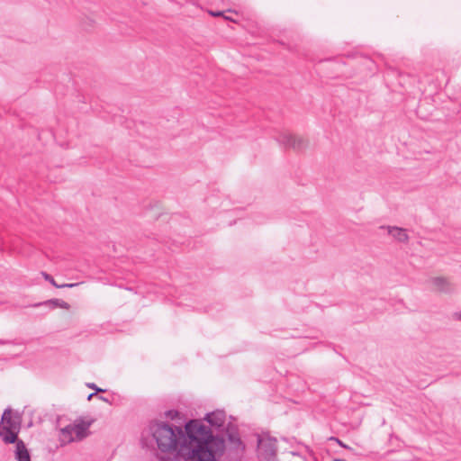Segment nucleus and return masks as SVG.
Segmentation results:
<instances>
[{
  "mask_svg": "<svg viewBox=\"0 0 461 461\" xmlns=\"http://www.w3.org/2000/svg\"><path fill=\"white\" fill-rule=\"evenodd\" d=\"M149 430L158 449L176 452V461H215L225 447L224 440L197 420L187 422L185 431L164 422L152 424Z\"/></svg>",
  "mask_w": 461,
  "mask_h": 461,
  "instance_id": "obj_1",
  "label": "nucleus"
},
{
  "mask_svg": "<svg viewBox=\"0 0 461 461\" xmlns=\"http://www.w3.org/2000/svg\"><path fill=\"white\" fill-rule=\"evenodd\" d=\"M20 417L11 410H5L0 423V437L6 443H14L17 439L20 429Z\"/></svg>",
  "mask_w": 461,
  "mask_h": 461,
  "instance_id": "obj_2",
  "label": "nucleus"
},
{
  "mask_svg": "<svg viewBox=\"0 0 461 461\" xmlns=\"http://www.w3.org/2000/svg\"><path fill=\"white\" fill-rule=\"evenodd\" d=\"M90 423L76 420L59 430V438L62 445L82 440L88 435Z\"/></svg>",
  "mask_w": 461,
  "mask_h": 461,
  "instance_id": "obj_3",
  "label": "nucleus"
},
{
  "mask_svg": "<svg viewBox=\"0 0 461 461\" xmlns=\"http://www.w3.org/2000/svg\"><path fill=\"white\" fill-rule=\"evenodd\" d=\"M258 456L259 461H276V439L268 434L258 435Z\"/></svg>",
  "mask_w": 461,
  "mask_h": 461,
  "instance_id": "obj_4",
  "label": "nucleus"
},
{
  "mask_svg": "<svg viewBox=\"0 0 461 461\" xmlns=\"http://www.w3.org/2000/svg\"><path fill=\"white\" fill-rule=\"evenodd\" d=\"M276 140L285 148L293 149L294 150H303L308 147V141L302 136L284 131L278 134Z\"/></svg>",
  "mask_w": 461,
  "mask_h": 461,
  "instance_id": "obj_5",
  "label": "nucleus"
},
{
  "mask_svg": "<svg viewBox=\"0 0 461 461\" xmlns=\"http://www.w3.org/2000/svg\"><path fill=\"white\" fill-rule=\"evenodd\" d=\"M430 289L438 294H452L456 291L454 282L447 276H433L429 280Z\"/></svg>",
  "mask_w": 461,
  "mask_h": 461,
  "instance_id": "obj_6",
  "label": "nucleus"
},
{
  "mask_svg": "<svg viewBox=\"0 0 461 461\" xmlns=\"http://www.w3.org/2000/svg\"><path fill=\"white\" fill-rule=\"evenodd\" d=\"M380 229L385 230L387 233L397 242L407 243L409 235L406 229L397 226H381Z\"/></svg>",
  "mask_w": 461,
  "mask_h": 461,
  "instance_id": "obj_7",
  "label": "nucleus"
},
{
  "mask_svg": "<svg viewBox=\"0 0 461 461\" xmlns=\"http://www.w3.org/2000/svg\"><path fill=\"white\" fill-rule=\"evenodd\" d=\"M207 422L218 429L224 426L226 420V414L223 411H215L208 413L205 417Z\"/></svg>",
  "mask_w": 461,
  "mask_h": 461,
  "instance_id": "obj_8",
  "label": "nucleus"
},
{
  "mask_svg": "<svg viewBox=\"0 0 461 461\" xmlns=\"http://www.w3.org/2000/svg\"><path fill=\"white\" fill-rule=\"evenodd\" d=\"M41 305L48 306L50 309L62 308L65 310H68L70 308V305L67 302L60 300V299H50L44 303H40L34 304L35 307L41 306Z\"/></svg>",
  "mask_w": 461,
  "mask_h": 461,
  "instance_id": "obj_9",
  "label": "nucleus"
},
{
  "mask_svg": "<svg viewBox=\"0 0 461 461\" xmlns=\"http://www.w3.org/2000/svg\"><path fill=\"white\" fill-rule=\"evenodd\" d=\"M16 459L18 461H31L29 452L23 441L16 442Z\"/></svg>",
  "mask_w": 461,
  "mask_h": 461,
  "instance_id": "obj_10",
  "label": "nucleus"
},
{
  "mask_svg": "<svg viewBox=\"0 0 461 461\" xmlns=\"http://www.w3.org/2000/svg\"><path fill=\"white\" fill-rule=\"evenodd\" d=\"M42 276L44 277V279L46 281L50 282L53 286H55L57 288H72V287L77 286L79 285L78 283L59 285L56 283V281L50 275H49L45 272L42 273Z\"/></svg>",
  "mask_w": 461,
  "mask_h": 461,
  "instance_id": "obj_11",
  "label": "nucleus"
},
{
  "mask_svg": "<svg viewBox=\"0 0 461 461\" xmlns=\"http://www.w3.org/2000/svg\"><path fill=\"white\" fill-rule=\"evenodd\" d=\"M229 441L232 445V447L236 450H243L244 446L240 440V438L238 437L235 433H229L228 435Z\"/></svg>",
  "mask_w": 461,
  "mask_h": 461,
  "instance_id": "obj_12",
  "label": "nucleus"
},
{
  "mask_svg": "<svg viewBox=\"0 0 461 461\" xmlns=\"http://www.w3.org/2000/svg\"><path fill=\"white\" fill-rule=\"evenodd\" d=\"M330 440H335L339 446H341L342 447H345V448H348V447L347 445H345L341 440H339V438H334V437H331L330 438Z\"/></svg>",
  "mask_w": 461,
  "mask_h": 461,
  "instance_id": "obj_13",
  "label": "nucleus"
},
{
  "mask_svg": "<svg viewBox=\"0 0 461 461\" xmlns=\"http://www.w3.org/2000/svg\"><path fill=\"white\" fill-rule=\"evenodd\" d=\"M87 386L91 389H95L97 392H104V390L97 388L95 384H87Z\"/></svg>",
  "mask_w": 461,
  "mask_h": 461,
  "instance_id": "obj_14",
  "label": "nucleus"
},
{
  "mask_svg": "<svg viewBox=\"0 0 461 461\" xmlns=\"http://www.w3.org/2000/svg\"><path fill=\"white\" fill-rule=\"evenodd\" d=\"M454 317H455L456 320H460L461 321V312L455 313Z\"/></svg>",
  "mask_w": 461,
  "mask_h": 461,
  "instance_id": "obj_15",
  "label": "nucleus"
},
{
  "mask_svg": "<svg viewBox=\"0 0 461 461\" xmlns=\"http://www.w3.org/2000/svg\"><path fill=\"white\" fill-rule=\"evenodd\" d=\"M210 14H211L212 16H219V15H221V12H217V13L211 12Z\"/></svg>",
  "mask_w": 461,
  "mask_h": 461,
  "instance_id": "obj_16",
  "label": "nucleus"
},
{
  "mask_svg": "<svg viewBox=\"0 0 461 461\" xmlns=\"http://www.w3.org/2000/svg\"><path fill=\"white\" fill-rule=\"evenodd\" d=\"M94 395H95V393H91V394H89V396H88V400H90L91 398H93V396H94Z\"/></svg>",
  "mask_w": 461,
  "mask_h": 461,
  "instance_id": "obj_17",
  "label": "nucleus"
},
{
  "mask_svg": "<svg viewBox=\"0 0 461 461\" xmlns=\"http://www.w3.org/2000/svg\"><path fill=\"white\" fill-rule=\"evenodd\" d=\"M333 461H346L344 459H333Z\"/></svg>",
  "mask_w": 461,
  "mask_h": 461,
  "instance_id": "obj_18",
  "label": "nucleus"
}]
</instances>
